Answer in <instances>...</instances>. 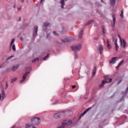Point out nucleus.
<instances>
[{
    "label": "nucleus",
    "mask_w": 128,
    "mask_h": 128,
    "mask_svg": "<svg viewBox=\"0 0 128 128\" xmlns=\"http://www.w3.org/2000/svg\"><path fill=\"white\" fill-rule=\"evenodd\" d=\"M69 116H72V111L70 110L68 111Z\"/></svg>",
    "instance_id": "34"
},
{
    "label": "nucleus",
    "mask_w": 128,
    "mask_h": 128,
    "mask_svg": "<svg viewBox=\"0 0 128 128\" xmlns=\"http://www.w3.org/2000/svg\"><path fill=\"white\" fill-rule=\"evenodd\" d=\"M53 34H54V36H58V34H56V32H54Z\"/></svg>",
    "instance_id": "36"
},
{
    "label": "nucleus",
    "mask_w": 128,
    "mask_h": 128,
    "mask_svg": "<svg viewBox=\"0 0 128 128\" xmlns=\"http://www.w3.org/2000/svg\"><path fill=\"white\" fill-rule=\"evenodd\" d=\"M36 60H38V58H36L35 59H34L32 61V62H36Z\"/></svg>",
    "instance_id": "29"
},
{
    "label": "nucleus",
    "mask_w": 128,
    "mask_h": 128,
    "mask_svg": "<svg viewBox=\"0 0 128 128\" xmlns=\"http://www.w3.org/2000/svg\"><path fill=\"white\" fill-rule=\"evenodd\" d=\"M48 58V55H47L45 57H44V58H43V60H46V58Z\"/></svg>",
    "instance_id": "33"
},
{
    "label": "nucleus",
    "mask_w": 128,
    "mask_h": 128,
    "mask_svg": "<svg viewBox=\"0 0 128 128\" xmlns=\"http://www.w3.org/2000/svg\"><path fill=\"white\" fill-rule=\"evenodd\" d=\"M2 98V100L6 98V94H4V91L2 90V94H0V100Z\"/></svg>",
    "instance_id": "10"
},
{
    "label": "nucleus",
    "mask_w": 128,
    "mask_h": 128,
    "mask_svg": "<svg viewBox=\"0 0 128 128\" xmlns=\"http://www.w3.org/2000/svg\"><path fill=\"white\" fill-rule=\"evenodd\" d=\"M18 80V78H16V77L14 78H12L11 82L12 83V82H16V80Z\"/></svg>",
    "instance_id": "23"
},
{
    "label": "nucleus",
    "mask_w": 128,
    "mask_h": 128,
    "mask_svg": "<svg viewBox=\"0 0 128 128\" xmlns=\"http://www.w3.org/2000/svg\"><path fill=\"white\" fill-rule=\"evenodd\" d=\"M78 54L76 52L74 53V60H76V58H78Z\"/></svg>",
    "instance_id": "22"
},
{
    "label": "nucleus",
    "mask_w": 128,
    "mask_h": 128,
    "mask_svg": "<svg viewBox=\"0 0 128 128\" xmlns=\"http://www.w3.org/2000/svg\"><path fill=\"white\" fill-rule=\"evenodd\" d=\"M96 68L94 67V69L93 73H92L93 76H94L96 74Z\"/></svg>",
    "instance_id": "20"
},
{
    "label": "nucleus",
    "mask_w": 128,
    "mask_h": 128,
    "mask_svg": "<svg viewBox=\"0 0 128 128\" xmlns=\"http://www.w3.org/2000/svg\"><path fill=\"white\" fill-rule=\"evenodd\" d=\"M112 78H106L105 80H103L102 84L99 86L100 88H104V84H108V82H112Z\"/></svg>",
    "instance_id": "3"
},
{
    "label": "nucleus",
    "mask_w": 128,
    "mask_h": 128,
    "mask_svg": "<svg viewBox=\"0 0 128 128\" xmlns=\"http://www.w3.org/2000/svg\"><path fill=\"white\" fill-rule=\"evenodd\" d=\"M90 108H89L86 109L85 111H84V112L80 116V118H82V116H84V114H86V112H88L90 110Z\"/></svg>",
    "instance_id": "8"
},
{
    "label": "nucleus",
    "mask_w": 128,
    "mask_h": 128,
    "mask_svg": "<svg viewBox=\"0 0 128 128\" xmlns=\"http://www.w3.org/2000/svg\"><path fill=\"white\" fill-rule=\"evenodd\" d=\"M2 68V66H0V68Z\"/></svg>",
    "instance_id": "43"
},
{
    "label": "nucleus",
    "mask_w": 128,
    "mask_h": 128,
    "mask_svg": "<svg viewBox=\"0 0 128 128\" xmlns=\"http://www.w3.org/2000/svg\"><path fill=\"white\" fill-rule=\"evenodd\" d=\"M70 42V38L66 39V41H64V40L62 41V42Z\"/></svg>",
    "instance_id": "21"
},
{
    "label": "nucleus",
    "mask_w": 128,
    "mask_h": 128,
    "mask_svg": "<svg viewBox=\"0 0 128 128\" xmlns=\"http://www.w3.org/2000/svg\"><path fill=\"white\" fill-rule=\"evenodd\" d=\"M114 44H118V40H117V39H116V40H115Z\"/></svg>",
    "instance_id": "35"
},
{
    "label": "nucleus",
    "mask_w": 128,
    "mask_h": 128,
    "mask_svg": "<svg viewBox=\"0 0 128 128\" xmlns=\"http://www.w3.org/2000/svg\"><path fill=\"white\" fill-rule=\"evenodd\" d=\"M12 49L13 50H16V45H14V44L12 46Z\"/></svg>",
    "instance_id": "28"
},
{
    "label": "nucleus",
    "mask_w": 128,
    "mask_h": 128,
    "mask_svg": "<svg viewBox=\"0 0 128 128\" xmlns=\"http://www.w3.org/2000/svg\"><path fill=\"white\" fill-rule=\"evenodd\" d=\"M102 32L104 34V29L102 28Z\"/></svg>",
    "instance_id": "37"
},
{
    "label": "nucleus",
    "mask_w": 128,
    "mask_h": 128,
    "mask_svg": "<svg viewBox=\"0 0 128 128\" xmlns=\"http://www.w3.org/2000/svg\"><path fill=\"white\" fill-rule=\"evenodd\" d=\"M71 48L73 52H78L82 50V46L80 44H78L76 46H72Z\"/></svg>",
    "instance_id": "2"
},
{
    "label": "nucleus",
    "mask_w": 128,
    "mask_h": 128,
    "mask_svg": "<svg viewBox=\"0 0 128 128\" xmlns=\"http://www.w3.org/2000/svg\"><path fill=\"white\" fill-rule=\"evenodd\" d=\"M110 4L112 6H114V4H116V0H110Z\"/></svg>",
    "instance_id": "14"
},
{
    "label": "nucleus",
    "mask_w": 128,
    "mask_h": 128,
    "mask_svg": "<svg viewBox=\"0 0 128 128\" xmlns=\"http://www.w3.org/2000/svg\"><path fill=\"white\" fill-rule=\"evenodd\" d=\"M98 50H99L100 54H102V52H104V48H102V46H98Z\"/></svg>",
    "instance_id": "11"
},
{
    "label": "nucleus",
    "mask_w": 128,
    "mask_h": 128,
    "mask_svg": "<svg viewBox=\"0 0 128 128\" xmlns=\"http://www.w3.org/2000/svg\"><path fill=\"white\" fill-rule=\"evenodd\" d=\"M44 0H40V4H42V1H43Z\"/></svg>",
    "instance_id": "41"
},
{
    "label": "nucleus",
    "mask_w": 128,
    "mask_h": 128,
    "mask_svg": "<svg viewBox=\"0 0 128 128\" xmlns=\"http://www.w3.org/2000/svg\"><path fill=\"white\" fill-rule=\"evenodd\" d=\"M26 128H36V126L30 124H26Z\"/></svg>",
    "instance_id": "15"
},
{
    "label": "nucleus",
    "mask_w": 128,
    "mask_h": 128,
    "mask_svg": "<svg viewBox=\"0 0 128 128\" xmlns=\"http://www.w3.org/2000/svg\"><path fill=\"white\" fill-rule=\"evenodd\" d=\"M107 46L108 50H110L112 48V46L110 44V42H108V40H107Z\"/></svg>",
    "instance_id": "19"
},
{
    "label": "nucleus",
    "mask_w": 128,
    "mask_h": 128,
    "mask_svg": "<svg viewBox=\"0 0 128 128\" xmlns=\"http://www.w3.org/2000/svg\"><path fill=\"white\" fill-rule=\"evenodd\" d=\"M116 58H118L116 57L112 58L111 60L109 62L110 64H116Z\"/></svg>",
    "instance_id": "9"
},
{
    "label": "nucleus",
    "mask_w": 128,
    "mask_h": 128,
    "mask_svg": "<svg viewBox=\"0 0 128 128\" xmlns=\"http://www.w3.org/2000/svg\"><path fill=\"white\" fill-rule=\"evenodd\" d=\"M28 74H30V72H26V73L23 74L22 78L20 81V84H22V82H24V80H26V76H28Z\"/></svg>",
    "instance_id": "5"
},
{
    "label": "nucleus",
    "mask_w": 128,
    "mask_h": 128,
    "mask_svg": "<svg viewBox=\"0 0 128 128\" xmlns=\"http://www.w3.org/2000/svg\"><path fill=\"white\" fill-rule=\"evenodd\" d=\"M112 18L113 22H111V24L112 26H114V24H116V15L112 14Z\"/></svg>",
    "instance_id": "7"
},
{
    "label": "nucleus",
    "mask_w": 128,
    "mask_h": 128,
    "mask_svg": "<svg viewBox=\"0 0 128 128\" xmlns=\"http://www.w3.org/2000/svg\"><path fill=\"white\" fill-rule=\"evenodd\" d=\"M93 22V20H92L91 21H90V22H86V23L85 24V26H88V24H90V22Z\"/></svg>",
    "instance_id": "25"
},
{
    "label": "nucleus",
    "mask_w": 128,
    "mask_h": 128,
    "mask_svg": "<svg viewBox=\"0 0 128 128\" xmlns=\"http://www.w3.org/2000/svg\"><path fill=\"white\" fill-rule=\"evenodd\" d=\"M82 34H84V31L83 30H81L80 33H79V38H82Z\"/></svg>",
    "instance_id": "16"
},
{
    "label": "nucleus",
    "mask_w": 128,
    "mask_h": 128,
    "mask_svg": "<svg viewBox=\"0 0 128 128\" xmlns=\"http://www.w3.org/2000/svg\"><path fill=\"white\" fill-rule=\"evenodd\" d=\"M8 88V82H6V85H5V88L6 90Z\"/></svg>",
    "instance_id": "30"
},
{
    "label": "nucleus",
    "mask_w": 128,
    "mask_h": 128,
    "mask_svg": "<svg viewBox=\"0 0 128 128\" xmlns=\"http://www.w3.org/2000/svg\"><path fill=\"white\" fill-rule=\"evenodd\" d=\"M76 86H72V88H75Z\"/></svg>",
    "instance_id": "39"
},
{
    "label": "nucleus",
    "mask_w": 128,
    "mask_h": 128,
    "mask_svg": "<svg viewBox=\"0 0 128 128\" xmlns=\"http://www.w3.org/2000/svg\"><path fill=\"white\" fill-rule=\"evenodd\" d=\"M20 20H22V18H20V17L19 18L18 22H20Z\"/></svg>",
    "instance_id": "38"
},
{
    "label": "nucleus",
    "mask_w": 128,
    "mask_h": 128,
    "mask_svg": "<svg viewBox=\"0 0 128 128\" xmlns=\"http://www.w3.org/2000/svg\"><path fill=\"white\" fill-rule=\"evenodd\" d=\"M102 2V0H101Z\"/></svg>",
    "instance_id": "46"
},
{
    "label": "nucleus",
    "mask_w": 128,
    "mask_h": 128,
    "mask_svg": "<svg viewBox=\"0 0 128 128\" xmlns=\"http://www.w3.org/2000/svg\"><path fill=\"white\" fill-rule=\"evenodd\" d=\"M118 44H115V48H116V50L118 51Z\"/></svg>",
    "instance_id": "26"
},
{
    "label": "nucleus",
    "mask_w": 128,
    "mask_h": 128,
    "mask_svg": "<svg viewBox=\"0 0 128 128\" xmlns=\"http://www.w3.org/2000/svg\"><path fill=\"white\" fill-rule=\"evenodd\" d=\"M14 8H16V6H14Z\"/></svg>",
    "instance_id": "44"
},
{
    "label": "nucleus",
    "mask_w": 128,
    "mask_h": 128,
    "mask_svg": "<svg viewBox=\"0 0 128 128\" xmlns=\"http://www.w3.org/2000/svg\"><path fill=\"white\" fill-rule=\"evenodd\" d=\"M54 118H60L61 116V114L60 113H56L54 116Z\"/></svg>",
    "instance_id": "12"
},
{
    "label": "nucleus",
    "mask_w": 128,
    "mask_h": 128,
    "mask_svg": "<svg viewBox=\"0 0 128 128\" xmlns=\"http://www.w3.org/2000/svg\"><path fill=\"white\" fill-rule=\"evenodd\" d=\"M18 65H15L12 68V72H15V70H18Z\"/></svg>",
    "instance_id": "13"
},
{
    "label": "nucleus",
    "mask_w": 128,
    "mask_h": 128,
    "mask_svg": "<svg viewBox=\"0 0 128 128\" xmlns=\"http://www.w3.org/2000/svg\"><path fill=\"white\" fill-rule=\"evenodd\" d=\"M38 26H34V34L33 36H38Z\"/></svg>",
    "instance_id": "6"
},
{
    "label": "nucleus",
    "mask_w": 128,
    "mask_h": 128,
    "mask_svg": "<svg viewBox=\"0 0 128 128\" xmlns=\"http://www.w3.org/2000/svg\"><path fill=\"white\" fill-rule=\"evenodd\" d=\"M31 122L35 126H38L40 124V118L38 117H33L31 119Z\"/></svg>",
    "instance_id": "1"
},
{
    "label": "nucleus",
    "mask_w": 128,
    "mask_h": 128,
    "mask_svg": "<svg viewBox=\"0 0 128 128\" xmlns=\"http://www.w3.org/2000/svg\"><path fill=\"white\" fill-rule=\"evenodd\" d=\"M113 40H114V37H112Z\"/></svg>",
    "instance_id": "42"
},
{
    "label": "nucleus",
    "mask_w": 128,
    "mask_h": 128,
    "mask_svg": "<svg viewBox=\"0 0 128 128\" xmlns=\"http://www.w3.org/2000/svg\"><path fill=\"white\" fill-rule=\"evenodd\" d=\"M122 80H120V81H119V82H118V84H120V82H122Z\"/></svg>",
    "instance_id": "40"
},
{
    "label": "nucleus",
    "mask_w": 128,
    "mask_h": 128,
    "mask_svg": "<svg viewBox=\"0 0 128 128\" xmlns=\"http://www.w3.org/2000/svg\"><path fill=\"white\" fill-rule=\"evenodd\" d=\"M68 114V112H66Z\"/></svg>",
    "instance_id": "47"
},
{
    "label": "nucleus",
    "mask_w": 128,
    "mask_h": 128,
    "mask_svg": "<svg viewBox=\"0 0 128 128\" xmlns=\"http://www.w3.org/2000/svg\"><path fill=\"white\" fill-rule=\"evenodd\" d=\"M30 68V70H31V68H30H30Z\"/></svg>",
    "instance_id": "45"
},
{
    "label": "nucleus",
    "mask_w": 128,
    "mask_h": 128,
    "mask_svg": "<svg viewBox=\"0 0 128 128\" xmlns=\"http://www.w3.org/2000/svg\"><path fill=\"white\" fill-rule=\"evenodd\" d=\"M122 64H124V60H122L118 64V66H116V68H120V66H122Z\"/></svg>",
    "instance_id": "18"
},
{
    "label": "nucleus",
    "mask_w": 128,
    "mask_h": 128,
    "mask_svg": "<svg viewBox=\"0 0 128 128\" xmlns=\"http://www.w3.org/2000/svg\"><path fill=\"white\" fill-rule=\"evenodd\" d=\"M14 42V38H12V41L10 42V46H12V44Z\"/></svg>",
    "instance_id": "24"
},
{
    "label": "nucleus",
    "mask_w": 128,
    "mask_h": 128,
    "mask_svg": "<svg viewBox=\"0 0 128 128\" xmlns=\"http://www.w3.org/2000/svg\"><path fill=\"white\" fill-rule=\"evenodd\" d=\"M118 36L120 40V42L122 46H123V48H126V42L124 41V39H122L120 37V36L118 35Z\"/></svg>",
    "instance_id": "4"
},
{
    "label": "nucleus",
    "mask_w": 128,
    "mask_h": 128,
    "mask_svg": "<svg viewBox=\"0 0 128 128\" xmlns=\"http://www.w3.org/2000/svg\"><path fill=\"white\" fill-rule=\"evenodd\" d=\"M50 26V23H48V22L44 23V26Z\"/></svg>",
    "instance_id": "27"
},
{
    "label": "nucleus",
    "mask_w": 128,
    "mask_h": 128,
    "mask_svg": "<svg viewBox=\"0 0 128 128\" xmlns=\"http://www.w3.org/2000/svg\"><path fill=\"white\" fill-rule=\"evenodd\" d=\"M121 18H124V12L123 11H121V14H120Z\"/></svg>",
    "instance_id": "31"
},
{
    "label": "nucleus",
    "mask_w": 128,
    "mask_h": 128,
    "mask_svg": "<svg viewBox=\"0 0 128 128\" xmlns=\"http://www.w3.org/2000/svg\"><path fill=\"white\" fill-rule=\"evenodd\" d=\"M60 3L61 4V8H64V0H61L60 2Z\"/></svg>",
    "instance_id": "17"
},
{
    "label": "nucleus",
    "mask_w": 128,
    "mask_h": 128,
    "mask_svg": "<svg viewBox=\"0 0 128 128\" xmlns=\"http://www.w3.org/2000/svg\"><path fill=\"white\" fill-rule=\"evenodd\" d=\"M14 58V56H11L9 58H7L6 60H10V58Z\"/></svg>",
    "instance_id": "32"
}]
</instances>
